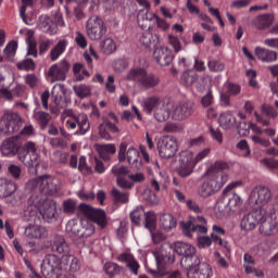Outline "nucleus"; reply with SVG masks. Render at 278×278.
Here are the masks:
<instances>
[{
    "mask_svg": "<svg viewBox=\"0 0 278 278\" xmlns=\"http://www.w3.org/2000/svg\"><path fill=\"white\" fill-rule=\"evenodd\" d=\"M65 231L80 238L81 235V223L77 219H70L65 226Z\"/></svg>",
    "mask_w": 278,
    "mask_h": 278,
    "instance_id": "39",
    "label": "nucleus"
},
{
    "mask_svg": "<svg viewBox=\"0 0 278 278\" xmlns=\"http://www.w3.org/2000/svg\"><path fill=\"white\" fill-rule=\"evenodd\" d=\"M154 118L159 123H164L170 118V109L168 106L163 105L162 108L155 109Z\"/></svg>",
    "mask_w": 278,
    "mask_h": 278,
    "instance_id": "42",
    "label": "nucleus"
},
{
    "mask_svg": "<svg viewBox=\"0 0 278 278\" xmlns=\"http://www.w3.org/2000/svg\"><path fill=\"white\" fill-rule=\"evenodd\" d=\"M160 105V97L157 96H152L143 100L142 102V108L146 114H153V110L155 112L157 106Z\"/></svg>",
    "mask_w": 278,
    "mask_h": 278,
    "instance_id": "36",
    "label": "nucleus"
},
{
    "mask_svg": "<svg viewBox=\"0 0 278 278\" xmlns=\"http://www.w3.org/2000/svg\"><path fill=\"white\" fill-rule=\"evenodd\" d=\"M25 236L30 239L42 238L45 236V228L30 225L25 229Z\"/></svg>",
    "mask_w": 278,
    "mask_h": 278,
    "instance_id": "41",
    "label": "nucleus"
},
{
    "mask_svg": "<svg viewBox=\"0 0 278 278\" xmlns=\"http://www.w3.org/2000/svg\"><path fill=\"white\" fill-rule=\"evenodd\" d=\"M207 66L211 73H220L225 71V64L216 60L208 61Z\"/></svg>",
    "mask_w": 278,
    "mask_h": 278,
    "instance_id": "53",
    "label": "nucleus"
},
{
    "mask_svg": "<svg viewBox=\"0 0 278 278\" xmlns=\"http://www.w3.org/2000/svg\"><path fill=\"white\" fill-rule=\"evenodd\" d=\"M52 101L56 108L66 105V87L63 84H58L52 89Z\"/></svg>",
    "mask_w": 278,
    "mask_h": 278,
    "instance_id": "27",
    "label": "nucleus"
},
{
    "mask_svg": "<svg viewBox=\"0 0 278 278\" xmlns=\"http://www.w3.org/2000/svg\"><path fill=\"white\" fill-rule=\"evenodd\" d=\"M65 127L74 131L75 136H86L90 131V119L85 113H72L65 122Z\"/></svg>",
    "mask_w": 278,
    "mask_h": 278,
    "instance_id": "7",
    "label": "nucleus"
},
{
    "mask_svg": "<svg viewBox=\"0 0 278 278\" xmlns=\"http://www.w3.org/2000/svg\"><path fill=\"white\" fill-rule=\"evenodd\" d=\"M86 31L90 40H101L108 34V26L99 15H92L86 22Z\"/></svg>",
    "mask_w": 278,
    "mask_h": 278,
    "instance_id": "9",
    "label": "nucleus"
},
{
    "mask_svg": "<svg viewBox=\"0 0 278 278\" xmlns=\"http://www.w3.org/2000/svg\"><path fill=\"white\" fill-rule=\"evenodd\" d=\"M103 270L105 275L110 278L121 277V275H125V267H121V265L114 262H106L103 266Z\"/></svg>",
    "mask_w": 278,
    "mask_h": 278,
    "instance_id": "31",
    "label": "nucleus"
},
{
    "mask_svg": "<svg viewBox=\"0 0 278 278\" xmlns=\"http://www.w3.org/2000/svg\"><path fill=\"white\" fill-rule=\"evenodd\" d=\"M184 236L192 238V233H207V220L203 216L193 217L191 220L180 222Z\"/></svg>",
    "mask_w": 278,
    "mask_h": 278,
    "instance_id": "12",
    "label": "nucleus"
},
{
    "mask_svg": "<svg viewBox=\"0 0 278 278\" xmlns=\"http://www.w3.org/2000/svg\"><path fill=\"white\" fill-rule=\"evenodd\" d=\"M21 127H23V122L21 121V116H18V114L8 113L3 115L0 124V131L2 134H16V131H21Z\"/></svg>",
    "mask_w": 278,
    "mask_h": 278,
    "instance_id": "18",
    "label": "nucleus"
},
{
    "mask_svg": "<svg viewBox=\"0 0 278 278\" xmlns=\"http://www.w3.org/2000/svg\"><path fill=\"white\" fill-rule=\"evenodd\" d=\"M205 146V138L203 136L193 138V139H189L188 140V147L192 148V147H204Z\"/></svg>",
    "mask_w": 278,
    "mask_h": 278,
    "instance_id": "60",
    "label": "nucleus"
},
{
    "mask_svg": "<svg viewBox=\"0 0 278 278\" xmlns=\"http://www.w3.org/2000/svg\"><path fill=\"white\" fill-rule=\"evenodd\" d=\"M174 251L178 255H181L180 266L182 268L192 266L194 260L197 261V248L194 245L184 242V241H176L174 243Z\"/></svg>",
    "mask_w": 278,
    "mask_h": 278,
    "instance_id": "11",
    "label": "nucleus"
},
{
    "mask_svg": "<svg viewBox=\"0 0 278 278\" xmlns=\"http://www.w3.org/2000/svg\"><path fill=\"white\" fill-rule=\"evenodd\" d=\"M38 212L46 220H55V214H58L53 201L47 199L42 200L38 195L31 194L28 199V207L24 211V215L34 218Z\"/></svg>",
    "mask_w": 278,
    "mask_h": 278,
    "instance_id": "3",
    "label": "nucleus"
},
{
    "mask_svg": "<svg viewBox=\"0 0 278 278\" xmlns=\"http://www.w3.org/2000/svg\"><path fill=\"white\" fill-rule=\"evenodd\" d=\"M112 173L115 175V177H125V175H129V168L125 165H114L112 167Z\"/></svg>",
    "mask_w": 278,
    "mask_h": 278,
    "instance_id": "52",
    "label": "nucleus"
},
{
    "mask_svg": "<svg viewBox=\"0 0 278 278\" xmlns=\"http://www.w3.org/2000/svg\"><path fill=\"white\" fill-rule=\"evenodd\" d=\"M194 163V154L192 152H182L180 153V161L178 167V175L186 179V177H190L195 168Z\"/></svg>",
    "mask_w": 278,
    "mask_h": 278,
    "instance_id": "19",
    "label": "nucleus"
},
{
    "mask_svg": "<svg viewBox=\"0 0 278 278\" xmlns=\"http://www.w3.org/2000/svg\"><path fill=\"white\" fill-rule=\"evenodd\" d=\"M111 194L117 203H129L128 192H121L118 189H113Z\"/></svg>",
    "mask_w": 278,
    "mask_h": 278,
    "instance_id": "49",
    "label": "nucleus"
},
{
    "mask_svg": "<svg viewBox=\"0 0 278 278\" xmlns=\"http://www.w3.org/2000/svg\"><path fill=\"white\" fill-rule=\"evenodd\" d=\"M242 92V87L235 83H226V91L225 93L230 97H238Z\"/></svg>",
    "mask_w": 278,
    "mask_h": 278,
    "instance_id": "48",
    "label": "nucleus"
},
{
    "mask_svg": "<svg viewBox=\"0 0 278 278\" xmlns=\"http://www.w3.org/2000/svg\"><path fill=\"white\" fill-rule=\"evenodd\" d=\"M128 81H135L142 90H153L160 86V76L147 72L144 67L131 68L127 75Z\"/></svg>",
    "mask_w": 278,
    "mask_h": 278,
    "instance_id": "5",
    "label": "nucleus"
},
{
    "mask_svg": "<svg viewBox=\"0 0 278 278\" xmlns=\"http://www.w3.org/2000/svg\"><path fill=\"white\" fill-rule=\"evenodd\" d=\"M63 210L65 214H75V211L77 210V202L74 200H67L63 203Z\"/></svg>",
    "mask_w": 278,
    "mask_h": 278,
    "instance_id": "55",
    "label": "nucleus"
},
{
    "mask_svg": "<svg viewBox=\"0 0 278 278\" xmlns=\"http://www.w3.org/2000/svg\"><path fill=\"white\" fill-rule=\"evenodd\" d=\"M118 160L119 162H125V160H127L128 164L134 168H138L142 164V161L140 160V151L134 147L127 149V143L125 142L119 146Z\"/></svg>",
    "mask_w": 278,
    "mask_h": 278,
    "instance_id": "17",
    "label": "nucleus"
},
{
    "mask_svg": "<svg viewBox=\"0 0 278 278\" xmlns=\"http://www.w3.org/2000/svg\"><path fill=\"white\" fill-rule=\"evenodd\" d=\"M188 278H212L214 271L207 263H201L199 256L191 262V266L184 267Z\"/></svg>",
    "mask_w": 278,
    "mask_h": 278,
    "instance_id": "14",
    "label": "nucleus"
},
{
    "mask_svg": "<svg viewBox=\"0 0 278 278\" xmlns=\"http://www.w3.org/2000/svg\"><path fill=\"white\" fill-rule=\"evenodd\" d=\"M229 168V164L225 161H216L212 164L205 175V179L200 185L198 189V194L202 197V199H207L216 194L225 186L229 179V176L225 174L224 170Z\"/></svg>",
    "mask_w": 278,
    "mask_h": 278,
    "instance_id": "2",
    "label": "nucleus"
},
{
    "mask_svg": "<svg viewBox=\"0 0 278 278\" xmlns=\"http://www.w3.org/2000/svg\"><path fill=\"white\" fill-rule=\"evenodd\" d=\"M101 50L105 55H110L116 51V43H114V40L112 38H106L101 43Z\"/></svg>",
    "mask_w": 278,
    "mask_h": 278,
    "instance_id": "45",
    "label": "nucleus"
},
{
    "mask_svg": "<svg viewBox=\"0 0 278 278\" xmlns=\"http://www.w3.org/2000/svg\"><path fill=\"white\" fill-rule=\"evenodd\" d=\"M255 55L257 60H260L261 62H265L266 64L277 62V58H278V54L275 50H268L262 47L255 48Z\"/></svg>",
    "mask_w": 278,
    "mask_h": 278,
    "instance_id": "28",
    "label": "nucleus"
},
{
    "mask_svg": "<svg viewBox=\"0 0 278 278\" xmlns=\"http://www.w3.org/2000/svg\"><path fill=\"white\" fill-rule=\"evenodd\" d=\"M71 71V63L65 59L61 60L60 63L53 64L49 71L48 75L51 77L52 81H65L66 74Z\"/></svg>",
    "mask_w": 278,
    "mask_h": 278,
    "instance_id": "20",
    "label": "nucleus"
},
{
    "mask_svg": "<svg viewBox=\"0 0 278 278\" xmlns=\"http://www.w3.org/2000/svg\"><path fill=\"white\" fill-rule=\"evenodd\" d=\"M210 153H212V149L210 148H206L202 151H200L195 157H193V162L197 166V164H199V162H203V160H205V157H207V155H210Z\"/></svg>",
    "mask_w": 278,
    "mask_h": 278,
    "instance_id": "59",
    "label": "nucleus"
},
{
    "mask_svg": "<svg viewBox=\"0 0 278 278\" xmlns=\"http://www.w3.org/2000/svg\"><path fill=\"white\" fill-rule=\"evenodd\" d=\"M41 274L46 278H77L75 274H65L62 266V260L55 254H49L45 257L41 265Z\"/></svg>",
    "mask_w": 278,
    "mask_h": 278,
    "instance_id": "6",
    "label": "nucleus"
},
{
    "mask_svg": "<svg viewBox=\"0 0 278 278\" xmlns=\"http://www.w3.org/2000/svg\"><path fill=\"white\" fill-rule=\"evenodd\" d=\"M261 164H263V166H266V168H269L270 170H275V168H278V160L275 159H263L261 161Z\"/></svg>",
    "mask_w": 278,
    "mask_h": 278,
    "instance_id": "63",
    "label": "nucleus"
},
{
    "mask_svg": "<svg viewBox=\"0 0 278 278\" xmlns=\"http://www.w3.org/2000/svg\"><path fill=\"white\" fill-rule=\"evenodd\" d=\"M118 262H126L127 268L132 273V275H138V270L140 269V263L136 261V258L128 253L121 254L118 256Z\"/></svg>",
    "mask_w": 278,
    "mask_h": 278,
    "instance_id": "32",
    "label": "nucleus"
},
{
    "mask_svg": "<svg viewBox=\"0 0 278 278\" xmlns=\"http://www.w3.org/2000/svg\"><path fill=\"white\" fill-rule=\"evenodd\" d=\"M157 18V14L141 9L137 14V23L141 29H151V23Z\"/></svg>",
    "mask_w": 278,
    "mask_h": 278,
    "instance_id": "26",
    "label": "nucleus"
},
{
    "mask_svg": "<svg viewBox=\"0 0 278 278\" xmlns=\"http://www.w3.org/2000/svg\"><path fill=\"white\" fill-rule=\"evenodd\" d=\"M25 197H23V194H21L20 192H17L16 194L13 195H7L4 197V203H7V205H9V207H18L23 201H24Z\"/></svg>",
    "mask_w": 278,
    "mask_h": 278,
    "instance_id": "43",
    "label": "nucleus"
},
{
    "mask_svg": "<svg viewBox=\"0 0 278 278\" xmlns=\"http://www.w3.org/2000/svg\"><path fill=\"white\" fill-rule=\"evenodd\" d=\"M26 188L31 192L39 191L46 197H55L60 192V180L53 176L43 175L28 180Z\"/></svg>",
    "mask_w": 278,
    "mask_h": 278,
    "instance_id": "4",
    "label": "nucleus"
},
{
    "mask_svg": "<svg viewBox=\"0 0 278 278\" xmlns=\"http://www.w3.org/2000/svg\"><path fill=\"white\" fill-rule=\"evenodd\" d=\"M271 199H273V191H270L269 188L264 186H257L254 189H252L250 193L249 204L252 207H255V205H266L270 203Z\"/></svg>",
    "mask_w": 278,
    "mask_h": 278,
    "instance_id": "16",
    "label": "nucleus"
},
{
    "mask_svg": "<svg viewBox=\"0 0 278 278\" xmlns=\"http://www.w3.org/2000/svg\"><path fill=\"white\" fill-rule=\"evenodd\" d=\"M39 21V27L41 31H43L45 34H50L51 36H53V34H58V24L53 22V18H51V16L41 15Z\"/></svg>",
    "mask_w": 278,
    "mask_h": 278,
    "instance_id": "29",
    "label": "nucleus"
},
{
    "mask_svg": "<svg viewBox=\"0 0 278 278\" xmlns=\"http://www.w3.org/2000/svg\"><path fill=\"white\" fill-rule=\"evenodd\" d=\"M102 121L103 123L100 124L99 126V134L101 138H103L104 140H112V136L110 135V131L111 134H118L121 129H118V126H116L115 123H112L106 117H102Z\"/></svg>",
    "mask_w": 278,
    "mask_h": 278,
    "instance_id": "25",
    "label": "nucleus"
},
{
    "mask_svg": "<svg viewBox=\"0 0 278 278\" xmlns=\"http://www.w3.org/2000/svg\"><path fill=\"white\" fill-rule=\"evenodd\" d=\"M75 41L80 49H86V47H88V40L86 39V36H84V34L80 31L76 34Z\"/></svg>",
    "mask_w": 278,
    "mask_h": 278,
    "instance_id": "62",
    "label": "nucleus"
},
{
    "mask_svg": "<svg viewBox=\"0 0 278 278\" xmlns=\"http://www.w3.org/2000/svg\"><path fill=\"white\" fill-rule=\"evenodd\" d=\"M16 190V184L5 178H0V199L14 194Z\"/></svg>",
    "mask_w": 278,
    "mask_h": 278,
    "instance_id": "33",
    "label": "nucleus"
},
{
    "mask_svg": "<svg viewBox=\"0 0 278 278\" xmlns=\"http://www.w3.org/2000/svg\"><path fill=\"white\" fill-rule=\"evenodd\" d=\"M194 113V103L192 102H180L178 103L173 112L174 121H186V118H190Z\"/></svg>",
    "mask_w": 278,
    "mask_h": 278,
    "instance_id": "21",
    "label": "nucleus"
},
{
    "mask_svg": "<svg viewBox=\"0 0 278 278\" xmlns=\"http://www.w3.org/2000/svg\"><path fill=\"white\" fill-rule=\"evenodd\" d=\"M181 84L187 88H195L197 90H201L203 88V78L199 77L193 70L185 71L181 74Z\"/></svg>",
    "mask_w": 278,
    "mask_h": 278,
    "instance_id": "23",
    "label": "nucleus"
},
{
    "mask_svg": "<svg viewBox=\"0 0 278 278\" xmlns=\"http://www.w3.org/2000/svg\"><path fill=\"white\" fill-rule=\"evenodd\" d=\"M142 225L146 227V229H149L150 231H154L157 229V215L153 212H147Z\"/></svg>",
    "mask_w": 278,
    "mask_h": 278,
    "instance_id": "38",
    "label": "nucleus"
},
{
    "mask_svg": "<svg viewBox=\"0 0 278 278\" xmlns=\"http://www.w3.org/2000/svg\"><path fill=\"white\" fill-rule=\"evenodd\" d=\"M274 17L270 14H262L256 17V27L258 29H267L273 25Z\"/></svg>",
    "mask_w": 278,
    "mask_h": 278,
    "instance_id": "44",
    "label": "nucleus"
},
{
    "mask_svg": "<svg viewBox=\"0 0 278 278\" xmlns=\"http://www.w3.org/2000/svg\"><path fill=\"white\" fill-rule=\"evenodd\" d=\"M263 114H265V116H268L269 118H277L278 116L277 110H275L271 105H264Z\"/></svg>",
    "mask_w": 278,
    "mask_h": 278,
    "instance_id": "64",
    "label": "nucleus"
},
{
    "mask_svg": "<svg viewBox=\"0 0 278 278\" xmlns=\"http://www.w3.org/2000/svg\"><path fill=\"white\" fill-rule=\"evenodd\" d=\"M168 42L170 47H173L175 53H179V51H181V41H179V37L168 35Z\"/></svg>",
    "mask_w": 278,
    "mask_h": 278,
    "instance_id": "54",
    "label": "nucleus"
},
{
    "mask_svg": "<svg viewBox=\"0 0 278 278\" xmlns=\"http://www.w3.org/2000/svg\"><path fill=\"white\" fill-rule=\"evenodd\" d=\"M153 255L155 257L156 265L159 266V268H164V266L168 264H174L175 262V256L166 252V250H164L163 247L156 248L153 251Z\"/></svg>",
    "mask_w": 278,
    "mask_h": 278,
    "instance_id": "24",
    "label": "nucleus"
},
{
    "mask_svg": "<svg viewBox=\"0 0 278 278\" xmlns=\"http://www.w3.org/2000/svg\"><path fill=\"white\" fill-rule=\"evenodd\" d=\"M93 233H94V225H92V223L90 222L81 223L79 238H90V236H93Z\"/></svg>",
    "mask_w": 278,
    "mask_h": 278,
    "instance_id": "46",
    "label": "nucleus"
},
{
    "mask_svg": "<svg viewBox=\"0 0 278 278\" xmlns=\"http://www.w3.org/2000/svg\"><path fill=\"white\" fill-rule=\"evenodd\" d=\"M66 47H68V40L61 39L58 41V43L51 49L50 51V59L52 62H55L60 59V55L66 51Z\"/></svg>",
    "mask_w": 278,
    "mask_h": 278,
    "instance_id": "34",
    "label": "nucleus"
},
{
    "mask_svg": "<svg viewBox=\"0 0 278 278\" xmlns=\"http://www.w3.org/2000/svg\"><path fill=\"white\" fill-rule=\"evenodd\" d=\"M144 207L143 206H137L131 213H130V220L134 223V225L140 226L142 225L146 216Z\"/></svg>",
    "mask_w": 278,
    "mask_h": 278,
    "instance_id": "40",
    "label": "nucleus"
},
{
    "mask_svg": "<svg viewBox=\"0 0 278 278\" xmlns=\"http://www.w3.org/2000/svg\"><path fill=\"white\" fill-rule=\"evenodd\" d=\"M24 81L29 88H36L38 86V76L36 74H27L24 76Z\"/></svg>",
    "mask_w": 278,
    "mask_h": 278,
    "instance_id": "57",
    "label": "nucleus"
},
{
    "mask_svg": "<svg viewBox=\"0 0 278 278\" xmlns=\"http://www.w3.org/2000/svg\"><path fill=\"white\" fill-rule=\"evenodd\" d=\"M18 71H35L36 63L31 59H25L22 62L17 63Z\"/></svg>",
    "mask_w": 278,
    "mask_h": 278,
    "instance_id": "50",
    "label": "nucleus"
},
{
    "mask_svg": "<svg viewBox=\"0 0 278 278\" xmlns=\"http://www.w3.org/2000/svg\"><path fill=\"white\" fill-rule=\"evenodd\" d=\"M139 42L146 49H149L153 42H155V37L150 31L142 33L139 37Z\"/></svg>",
    "mask_w": 278,
    "mask_h": 278,
    "instance_id": "47",
    "label": "nucleus"
},
{
    "mask_svg": "<svg viewBox=\"0 0 278 278\" xmlns=\"http://www.w3.org/2000/svg\"><path fill=\"white\" fill-rule=\"evenodd\" d=\"M157 151L159 155L164 160H170L175 157V154L178 151L177 139L173 136H163L157 141Z\"/></svg>",
    "mask_w": 278,
    "mask_h": 278,
    "instance_id": "15",
    "label": "nucleus"
},
{
    "mask_svg": "<svg viewBox=\"0 0 278 278\" xmlns=\"http://www.w3.org/2000/svg\"><path fill=\"white\" fill-rule=\"evenodd\" d=\"M199 249H207L212 247V238L207 236L198 237Z\"/></svg>",
    "mask_w": 278,
    "mask_h": 278,
    "instance_id": "58",
    "label": "nucleus"
},
{
    "mask_svg": "<svg viewBox=\"0 0 278 278\" xmlns=\"http://www.w3.org/2000/svg\"><path fill=\"white\" fill-rule=\"evenodd\" d=\"M153 58L160 66H169L175 55L168 47H159L153 51Z\"/></svg>",
    "mask_w": 278,
    "mask_h": 278,
    "instance_id": "22",
    "label": "nucleus"
},
{
    "mask_svg": "<svg viewBox=\"0 0 278 278\" xmlns=\"http://www.w3.org/2000/svg\"><path fill=\"white\" fill-rule=\"evenodd\" d=\"M52 251L54 253L64 254L62 256L61 262H67L66 264H71L70 267L72 270H79V260L73 255H67L71 251L68 243H66V239L62 236H55L52 242Z\"/></svg>",
    "mask_w": 278,
    "mask_h": 278,
    "instance_id": "8",
    "label": "nucleus"
},
{
    "mask_svg": "<svg viewBox=\"0 0 278 278\" xmlns=\"http://www.w3.org/2000/svg\"><path fill=\"white\" fill-rule=\"evenodd\" d=\"M218 123L222 129H231L232 127H236V115H233L232 111L223 112L219 115Z\"/></svg>",
    "mask_w": 278,
    "mask_h": 278,
    "instance_id": "30",
    "label": "nucleus"
},
{
    "mask_svg": "<svg viewBox=\"0 0 278 278\" xmlns=\"http://www.w3.org/2000/svg\"><path fill=\"white\" fill-rule=\"evenodd\" d=\"M8 172L10 173L13 179H18L21 177L22 169L21 166L11 164L8 167Z\"/></svg>",
    "mask_w": 278,
    "mask_h": 278,
    "instance_id": "61",
    "label": "nucleus"
},
{
    "mask_svg": "<svg viewBox=\"0 0 278 278\" xmlns=\"http://www.w3.org/2000/svg\"><path fill=\"white\" fill-rule=\"evenodd\" d=\"M0 153L3 157L17 155L20 162L27 168H38L40 166L38 146L34 141H26L21 148L18 139L15 137L7 138L0 146Z\"/></svg>",
    "mask_w": 278,
    "mask_h": 278,
    "instance_id": "1",
    "label": "nucleus"
},
{
    "mask_svg": "<svg viewBox=\"0 0 278 278\" xmlns=\"http://www.w3.org/2000/svg\"><path fill=\"white\" fill-rule=\"evenodd\" d=\"M79 211L100 229L108 227V214L101 208H94L88 204H80Z\"/></svg>",
    "mask_w": 278,
    "mask_h": 278,
    "instance_id": "13",
    "label": "nucleus"
},
{
    "mask_svg": "<svg viewBox=\"0 0 278 278\" xmlns=\"http://www.w3.org/2000/svg\"><path fill=\"white\" fill-rule=\"evenodd\" d=\"M74 92L79 99H86V97H90V88L86 85H79L78 87H74Z\"/></svg>",
    "mask_w": 278,
    "mask_h": 278,
    "instance_id": "51",
    "label": "nucleus"
},
{
    "mask_svg": "<svg viewBox=\"0 0 278 278\" xmlns=\"http://www.w3.org/2000/svg\"><path fill=\"white\" fill-rule=\"evenodd\" d=\"M237 149L243 152V157H251V149H249V142L242 139L237 143Z\"/></svg>",
    "mask_w": 278,
    "mask_h": 278,
    "instance_id": "56",
    "label": "nucleus"
},
{
    "mask_svg": "<svg viewBox=\"0 0 278 278\" xmlns=\"http://www.w3.org/2000/svg\"><path fill=\"white\" fill-rule=\"evenodd\" d=\"M160 227H162L164 231H170L177 227V219L172 214L165 213L160 217Z\"/></svg>",
    "mask_w": 278,
    "mask_h": 278,
    "instance_id": "35",
    "label": "nucleus"
},
{
    "mask_svg": "<svg viewBox=\"0 0 278 278\" xmlns=\"http://www.w3.org/2000/svg\"><path fill=\"white\" fill-rule=\"evenodd\" d=\"M34 118L39 125L40 129H47L49 123H51V114L45 111H36L34 113Z\"/></svg>",
    "mask_w": 278,
    "mask_h": 278,
    "instance_id": "37",
    "label": "nucleus"
},
{
    "mask_svg": "<svg viewBox=\"0 0 278 278\" xmlns=\"http://www.w3.org/2000/svg\"><path fill=\"white\" fill-rule=\"evenodd\" d=\"M238 186H242V181L230 182L223 191L224 203H226V210L229 212H240L242 207V198L238 193L231 192V190L238 188Z\"/></svg>",
    "mask_w": 278,
    "mask_h": 278,
    "instance_id": "10",
    "label": "nucleus"
}]
</instances>
